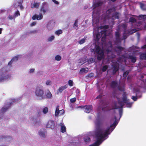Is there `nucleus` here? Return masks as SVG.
I'll list each match as a JSON object with an SVG mask.
<instances>
[{"label": "nucleus", "mask_w": 146, "mask_h": 146, "mask_svg": "<svg viewBox=\"0 0 146 146\" xmlns=\"http://www.w3.org/2000/svg\"><path fill=\"white\" fill-rule=\"evenodd\" d=\"M67 87L66 86H64V89L67 88Z\"/></svg>", "instance_id": "61"}, {"label": "nucleus", "mask_w": 146, "mask_h": 146, "mask_svg": "<svg viewBox=\"0 0 146 146\" xmlns=\"http://www.w3.org/2000/svg\"><path fill=\"white\" fill-rule=\"evenodd\" d=\"M55 22L53 21H50L46 25V27L48 31L52 30L55 27Z\"/></svg>", "instance_id": "11"}, {"label": "nucleus", "mask_w": 146, "mask_h": 146, "mask_svg": "<svg viewBox=\"0 0 146 146\" xmlns=\"http://www.w3.org/2000/svg\"><path fill=\"white\" fill-rule=\"evenodd\" d=\"M46 97L48 99H50L52 96V94L49 90H48L45 93Z\"/></svg>", "instance_id": "24"}, {"label": "nucleus", "mask_w": 146, "mask_h": 146, "mask_svg": "<svg viewBox=\"0 0 146 146\" xmlns=\"http://www.w3.org/2000/svg\"><path fill=\"white\" fill-rule=\"evenodd\" d=\"M126 60V59L125 58H123V59H121L120 58L117 60V61L112 62V65L113 68V73L115 74L119 69V64L118 63H120L122 62H124L125 63Z\"/></svg>", "instance_id": "4"}, {"label": "nucleus", "mask_w": 146, "mask_h": 146, "mask_svg": "<svg viewBox=\"0 0 146 146\" xmlns=\"http://www.w3.org/2000/svg\"><path fill=\"white\" fill-rule=\"evenodd\" d=\"M64 132H66V128L65 127H64Z\"/></svg>", "instance_id": "60"}, {"label": "nucleus", "mask_w": 146, "mask_h": 146, "mask_svg": "<svg viewBox=\"0 0 146 146\" xmlns=\"http://www.w3.org/2000/svg\"><path fill=\"white\" fill-rule=\"evenodd\" d=\"M107 62L106 63H108L110 61V57L109 56H108L107 57Z\"/></svg>", "instance_id": "56"}, {"label": "nucleus", "mask_w": 146, "mask_h": 146, "mask_svg": "<svg viewBox=\"0 0 146 146\" xmlns=\"http://www.w3.org/2000/svg\"><path fill=\"white\" fill-rule=\"evenodd\" d=\"M39 3L34 1L32 3L31 5V7L32 8H36L37 9L39 7Z\"/></svg>", "instance_id": "19"}, {"label": "nucleus", "mask_w": 146, "mask_h": 146, "mask_svg": "<svg viewBox=\"0 0 146 146\" xmlns=\"http://www.w3.org/2000/svg\"><path fill=\"white\" fill-rule=\"evenodd\" d=\"M88 76L89 77H93L94 76V74L93 73H90L88 74Z\"/></svg>", "instance_id": "54"}, {"label": "nucleus", "mask_w": 146, "mask_h": 146, "mask_svg": "<svg viewBox=\"0 0 146 146\" xmlns=\"http://www.w3.org/2000/svg\"><path fill=\"white\" fill-rule=\"evenodd\" d=\"M139 19H145L146 18V15H141L139 16Z\"/></svg>", "instance_id": "48"}, {"label": "nucleus", "mask_w": 146, "mask_h": 146, "mask_svg": "<svg viewBox=\"0 0 146 146\" xmlns=\"http://www.w3.org/2000/svg\"><path fill=\"white\" fill-rule=\"evenodd\" d=\"M2 30V29L0 28V34L1 33Z\"/></svg>", "instance_id": "58"}, {"label": "nucleus", "mask_w": 146, "mask_h": 146, "mask_svg": "<svg viewBox=\"0 0 146 146\" xmlns=\"http://www.w3.org/2000/svg\"><path fill=\"white\" fill-rule=\"evenodd\" d=\"M13 100L14 101V102H15L16 100L14 99H13Z\"/></svg>", "instance_id": "63"}, {"label": "nucleus", "mask_w": 146, "mask_h": 146, "mask_svg": "<svg viewBox=\"0 0 146 146\" xmlns=\"http://www.w3.org/2000/svg\"><path fill=\"white\" fill-rule=\"evenodd\" d=\"M9 106L6 105L2 108L0 110V118L1 117L3 113L9 108Z\"/></svg>", "instance_id": "16"}, {"label": "nucleus", "mask_w": 146, "mask_h": 146, "mask_svg": "<svg viewBox=\"0 0 146 146\" xmlns=\"http://www.w3.org/2000/svg\"><path fill=\"white\" fill-rule=\"evenodd\" d=\"M68 83L69 85L70 86H73V81L71 80H69L68 81Z\"/></svg>", "instance_id": "50"}, {"label": "nucleus", "mask_w": 146, "mask_h": 146, "mask_svg": "<svg viewBox=\"0 0 146 146\" xmlns=\"http://www.w3.org/2000/svg\"><path fill=\"white\" fill-rule=\"evenodd\" d=\"M88 70V68H81L80 71V73H87Z\"/></svg>", "instance_id": "26"}, {"label": "nucleus", "mask_w": 146, "mask_h": 146, "mask_svg": "<svg viewBox=\"0 0 146 146\" xmlns=\"http://www.w3.org/2000/svg\"><path fill=\"white\" fill-rule=\"evenodd\" d=\"M88 21L87 20H86V21H85V23H87V22Z\"/></svg>", "instance_id": "62"}, {"label": "nucleus", "mask_w": 146, "mask_h": 146, "mask_svg": "<svg viewBox=\"0 0 146 146\" xmlns=\"http://www.w3.org/2000/svg\"><path fill=\"white\" fill-rule=\"evenodd\" d=\"M129 73V72L128 71H126L123 74V77L125 78L128 74Z\"/></svg>", "instance_id": "49"}, {"label": "nucleus", "mask_w": 146, "mask_h": 146, "mask_svg": "<svg viewBox=\"0 0 146 146\" xmlns=\"http://www.w3.org/2000/svg\"><path fill=\"white\" fill-rule=\"evenodd\" d=\"M15 17L14 16V15L13 16L9 15L8 17V19L10 20L15 19Z\"/></svg>", "instance_id": "42"}, {"label": "nucleus", "mask_w": 146, "mask_h": 146, "mask_svg": "<svg viewBox=\"0 0 146 146\" xmlns=\"http://www.w3.org/2000/svg\"><path fill=\"white\" fill-rule=\"evenodd\" d=\"M142 22H140L138 24V26H140L141 25V29H146V23H144V24L143 23V25H142Z\"/></svg>", "instance_id": "27"}, {"label": "nucleus", "mask_w": 146, "mask_h": 146, "mask_svg": "<svg viewBox=\"0 0 146 146\" xmlns=\"http://www.w3.org/2000/svg\"><path fill=\"white\" fill-rule=\"evenodd\" d=\"M129 21L131 22L134 23L136 21V20L134 18L131 17L130 18Z\"/></svg>", "instance_id": "41"}, {"label": "nucleus", "mask_w": 146, "mask_h": 146, "mask_svg": "<svg viewBox=\"0 0 146 146\" xmlns=\"http://www.w3.org/2000/svg\"><path fill=\"white\" fill-rule=\"evenodd\" d=\"M140 28H137L136 29H133L131 31H129L128 32V33H127V32H126L125 31L123 35V39H125L127 38V37L130 34H131L133 33H135L137 30H139Z\"/></svg>", "instance_id": "10"}, {"label": "nucleus", "mask_w": 146, "mask_h": 146, "mask_svg": "<svg viewBox=\"0 0 146 146\" xmlns=\"http://www.w3.org/2000/svg\"><path fill=\"white\" fill-rule=\"evenodd\" d=\"M23 2V0H20V1H19V5L18 6H20V9H22L24 8V7L22 5V4Z\"/></svg>", "instance_id": "35"}, {"label": "nucleus", "mask_w": 146, "mask_h": 146, "mask_svg": "<svg viewBox=\"0 0 146 146\" xmlns=\"http://www.w3.org/2000/svg\"><path fill=\"white\" fill-rule=\"evenodd\" d=\"M140 58L141 59L146 60V53L141 54L140 56Z\"/></svg>", "instance_id": "33"}, {"label": "nucleus", "mask_w": 146, "mask_h": 146, "mask_svg": "<svg viewBox=\"0 0 146 146\" xmlns=\"http://www.w3.org/2000/svg\"><path fill=\"white\" fill-rule=\"evenodd\" d=\"M54 127V123L52 120H49L46 124V127L48 128L53 129Z\"/></svg>", "instance_id": "14"}, {"label": "nucleus", "mask_w": 146, "mask_h": 146, "mask_svg": "<svg viewBox=\"0 0 146 146\" xmlns=\"http://www.w3.org/2000/svg\"><path fill=\"white\" fill-rule=\"evenodd\" d=\"M108 68V66L106 65L104 66H103L102 69V71L103 72H105V71Z\"/></svg>", "instance_id": "47"}, {"label": "nucleus", "mask_w": 146, "mask_h": 146, "mask_svg": "<svg viewBox=\"0 0 146 146\" xmlns=\"http://www.w3.org/2000/svg\"><path fill=\"white\" fill-rule=\"evenodd\" d=\"M78 21L77 19H76L74 23V24L73 27L75 29H77V27L78 26Z\"/></svg>", "instance_id": "37"}, {"label": "nucleus", "mask_w": 146, "mask_h": 146, "mask_svg": "<svg viewBox=\"0 0 146 146\" xmlns=\"http://www.w3.org/2000/svg\"><path fill=\"white\" fill-rule=\"evenodd\" d=\"M38 134L41 137H44L45 136L46 134L45 130L43 129H40L38 132Z\"/></svg>", "instance_id": "18"}, {"label": "nucleus", "mask_w": 146, "mask_h": 146, "mask_svg": "<svg viewBox=\"0 0 146 146\" xmlns=\"http://www.w3.org/2000/svg\"><path fill=\"white\" fill-rule=\"evenodd\" d=\"M61 127V131L64 133V125L62 123H60V124Z\"/></svg>", "instance_id": "39"}, {"label": "nucleus", "mask_w": 146, "mask_h": 146, "mask_svg": "<svg viewBox=\"0 0 146 146\" xmlns=\"http://www.w3.org/2000/svg\"><path fill=\"white\" fill-rule=\"evenodd\" d=\"M140 7L142 9L146 10V7L143 4L141 3L140 4Z\"/></svg>", "instance_id": "45"}, {"label": "nucleus", "mask_w": 146, "mask_h": 146, "mask_svg": "<svg viewBox=\"0 0 146 146\" xmlns=\"http://www.w3.org/2000/svg\"><path fill=\"white\" fill-rule=\"evenodd\" d=\"M76 100L75 97L71 98L70 99V102L71 103H74L76 101Z\"/></svg>", "instance_id": "43"}, {"label": "nucleus", "mask_w": 146, "mask_h": 146, "mask_svg": "<svg viewBox=\"0 0 146 146\" xmlns=\"http://www.w3.org/2000/svg\"><path fill=\"white\" fill-rule=\"evenodd\" d=\"M59 106H58L56 108L55 115L57 116L58 115H60L64 113V110H62L59 111Z\"/></svg>", "instance_id": "13"}, {"label": "nucleus", "mask_w": 146, "mask_h": 146, "mask_svg": "<svg viewBox=\"0 0 146 146\" xmlns=\"http://www.w3.org/2000/svg\"><path fill=\"white\" fill-rule=\"evenodd\" d=\"M20 57L19 55H17L15 57H14L11 60V61H10L9 63L8 66L4 67L3 68H5V70H6V72L7 73V72L9 71L10 70V68L11 67V65L12 63V62L14 61L17 60L18 58Z\"/></svg>", "instance_id": "9"}, {"label": "nucleus", "mask_w": 146, "mask_h": 146, "mask_svg": "<svg viewBox=\"0 0 146 146\" xmlns=\"http://www.w3.org/2000/svg\"><path fill=\"white\" fill-rule=\"evenodd\" d=\"M40 112H38L37 117L34 116L31 117L29 118V121L30 122L33 123L34 125H36L38 124L40 122L39 121H38V117H40Z\"/></svg>", "instance_id": "7"}, {"label": "nucleus", "mask_w": 146, "mask_h": 146, "mask_svg": "<svg viewBox=\"0 0 146 146\" xmlns=\"http://www.w3.org/2000/svg\"><path fill=\"white\" fill-rule=\"evenodd\" d=\"M55 59L56 61H60L61 59V57L60 55H57L55 56Z\"/></svg>", "instance_id": "36"}, {"label": "nucleus", "mask_w": 146, "mask_h": 146, "mask_svg": "<svg viewBox=\"0 0 146 146\" xmlns=\"http://www.w3.org/2000/svg\"><path fill=\"white\" fill-rule=\"evenodd\" d=\"M9 78V76L6 72L5 68L0 70V82H3Z\"/></svg>", "instance_id": "3"}, {"label": "nucleus", "mask_w": 146, "mask_h": 146, "mask_svg": "<svg viewBox=\"0 0 146 146\" xmlns=\"http://www.w3.org/2000/svg\"><path fill=\"white\" fill-rule=\"evenodd\" d=\"M64 90V87L63 86L59 88L56 94H60Z\"/></svg>", "instance_id": "29"}, {"label": "nucleus", "mask_w": 146, "mask_h": 146, "mask_svg": "<svg viewBox=\"0 0 146 146\" xmlns=\"http://www.w3.org/2000/svg\"><path fill=\"white\" fill-rule=\"evenodd\" d=\"M42 13H40L38 15H35L33 16L32 17V19L33 20L37 19V20H40L42 19L43 17V16L42 14Z\"/></svg>", "instance_id": "17"}, {"label": "nucleus", "mask_w": 146, "mask_h": 146, "mask_svg": "<svg viewBox=\"0 0 146 146\" xmlns=\"http://www.w3.org/2000/svg\"><path fill=\"white\" fill-rule=\"evenodd\" d=\"M62 31L60 29L56 31L55 32V33L56 35L58 36L60 34H62Z\"/></svg>", "instance_id": "31"}, {"label": "nucleus", "mask_w": 146, "mask_h": 146, "mask_svg": "<svg viewBox=\"0 0 146 146\" xmlns=\"http://www.w3.org/2000/svg\"><path fill=\"white\" fill-rule=\"evenodd\" d=\"M52 81L50 80H47L46 82V84L47 86H50L52 84Z\"/></svg>", "instance_id": "40"}, {"label": "nucleus", "mask_w": 146, "mask_h": 146, "mask_svg": "<svg viewBox=\"0 0 146 146\" xmlns=\"http://www.w3.org/2000/svg\"><path fill=\"white\" fill-rule=\"evenodd\" d=\"M35 93L38 100H42L45 98L43 88L42 86L39 85L36 88Z\"/></svg>", "instance_id": "2"}, {"label": "nucleus", "mask_w": 146, "mask_h": 146, "mask_svg": "<svg viewBox=\"0 0 146 146\" xmlns=\"http://www.w3.org/2000/svg\"><path fill=\"white\" fill-rule=\"evenodd\" d=\"M100 97H101V96L100 95H99L96 97V98H99Z\"/></svg>", "instance_id": "57"}, {"label": "nucleus", "mask_w": 146, "mask_h": 146, "mask_svg": "<svg viewBox=\"0 0 146 146\" xmlns=\"http://www.w3.org/2000/svg\"><path fill=\"white\" fill-rule=\"evenodd\" d=\"M83 108L84 111L86 113H89L92 110V106H81L78 107V108Z\"/></svg>", "instance_id": "12"}, {"label": "nucleus", "mask_w": 146, "mask_h": 146, "mask_svg": "<svg viewBox=\"0 0 146 146\" xmlns=\"http://www.w3.org/2000/svg\"><path fill=\"white\" fill-rule=\"evenodd\" d=\"M40 11L43 14H45L48 11V6L47 3L44 2L41 5L40 8Z\"/></svg>", "instance_id": "8"}, {"label": "nucleus", "mask_w": 146, "mask_h": 146, "mask_svg": "<svg viewBox=\"0 0 146 146\" xmlns=\"http://www.w3.org/2000/svg\"><path fill=\"white\" fill-rule=\"evenodd\" d=\"M54 38L55 36L53 35H52L51 36H50L47 39V40L48 42H51L53 40H54Z\"/></svg>", "instance_id": "32"}, {"label": "nucleus", "mask_w": 146, "mask_h": 146, "mask_svg": "<svg viewBox=\"0 0 146 146\" xmlns=\"http://www.w3.org/2000/svg\"><path fill=\"white\" fill-rule=\"evenodd\" d=\"M139 49L138 47L133 46L130 48L129 50L130 52H133V54H136V52L138 51Z\"/></svg>", "instance_id": "15"}, {"label": "nucleus", "mask_w": 146, "mask_h": 146, "mask_svg": "<svg viewBox=\"0 0 146 146\" xmlns=\"http://www.w3.org/2000/svg\"><path fill=\"white\" fill-rule=\"evenodd\" d=\"M140 79L142 81L144 84H146V75L144 74H141L140 75Z\"/></svg>", "instance_id": "20"}, {"label": "nucleus", "mask_w": 146, "mask_h": 146, "mask_svg": "<svg viewBox=\"0 0 146 146\" xmlns=\"http://www.w3.org/2000/svg\"><path fill=\"white\" fill-rule=\"evenodd\" d=\"M110 86L111 88H117L118 90L121 91H123L124 90V83H119L118 86L117 83L115 81H112L111 82Z\"/></svg>", "instance_id": "5"}, {"label": "nucleus", "mask_w": 146, "mask_h": 146, "mask_svg": "<svg viewBox=\"0 0 146 146\" xmlns=\"http://www.w3.org/2000/svg\"><path fill=\"white\" fill-rule=\"evenodd\" d=\"M128 58L131 60L132 62L134 63L136 62V58L135 57L130 55L129 56Z\"/></svg>", "instance_id": "28"}, {"label": "nucleus", "mask_w": 146, "mask_h": 146, "mask_svg": "<svg viewBox=\"0 0 146 146\" xmlns=\"http://www.w3.org/2000/svg\"><path fill=\"white\" fill-rule=\"evenodd\" d=\"M36 24V23L35 22H33L31 24V26H33L35 25Z\"/></svg>", "instance_id": "55"}, {"label": "nucleus", "mask_w": 146, "mask_h": 146, "mask_svg": "<svg viewBox=\"0 0 146 146\" xmlns=\"http://www.w3.org/2000/svg\"><path fill=\"white\" fill-rule=\"evenodd\" d=\"M100 15L99 11L95 10L93 11L92 15L93 25L94 27L93 34L94 39L96 42H98L100 37H102V45L100 46L99 44L97 46L93 44L92 48L91 49V51L93 53L95 56L97 57L98 59L100 60L104 57V53L106 52L108 54H111L112 51L116 52L118 54L125 52V50L123 47L120 46L119 45L122 39L120 37V33L118 31L116 32L115 36L116 41L115 42L114 46H112L111 42L109 41L107 44H106V39L107 37H111V33L110 32L107 35L108 32L106 30L108 28V25L104 26H98L99 22L98 16Z\"/></svg>", "instance_id": "1"}, {"label": "nucleus", "mask_w": 146, "mask_h": 146, "mask_svg": "<svg viewBox=\"0 0 146 146\" xmlns=\"http://www.w3.org/2000/svg\"><path fill=\"white\" fill-rule=\"evenodd\" d=\"M102 110H104H104H104V108H102Z\"/></svg>", "instance_id": "64"}, {"label": "nucleus", "mask_w": 146, "mask_h": 146, "mask_svg": "<svg viewBox=\"0 0 146 146\" xmlns=\"http://www.w3.org/2000/svg\"><path fill=\"white\" fill-rule=\"evenodd\" d=\"M5 10L4 9L1 10V11L2 12H4L5 11Z\"/></svg>", "instance_id": "59"}, {"label": "nucleus", "mask_w": 146, "mask_h": 146, "mask_svg": "<svg viewBox=\"0 0 146 146\" xmlns=\"http://www.w3.org/2000/svg\"><path fill=\"white\" fill-rule=\"evenodd\" d=\"M85 39L83 38L79 41V44H82L85 42Z\"/></svg>", "instance_id": "46"}, {"label": "nucleus", "mask_w": 146, "mask_h": 146, "mask_svg": "<svg viewBox=\"0 0 146 146\" xmlns=\"http://www.w3.org/2000/svg\"><path fill=\"white\" fill-rule=\"evenodd\" d=\"M20 15V14L19 11L17 10L15 13L14 15V16L16 18V17Z\"/></svg>", "instance_id": "44"}, {"label": "nucleus", "mask_w": 146, "mask_h": 146, "mask_svg": "<svg viewBox=\"0 0 146 146\" xmlns=\"http://www.w3.org/2000/svg\"><path fill=\"white\" fill-rule=\"evenodd\" d=\"M111 9H109L108 11H107L106 13L108 14L104 18V19H109V18L111 16Z\"/></svg>", "instance_id": "23"}, {"label": "nucleus", "mask_w": 146, "mask_h": 146, "mask_svg": "<svg viewBox=\"0 0 146 146\" xmlns=\"http://www.w3.org/2000/svg\"><path fill=\"white\" fill-rule=\"evenodd\" d=\"M87 59L86 58H82L80 59L79 60H78V63L81 65L84 63L86 61Z\"/></svg>", "instance_id": "25"}, {"label": "nucleus", "mask_w": 146, "mask_h": 146, "mask_svg": "<svg viewBox=\"0 0 146 146\" xmlns=\"http://www.w3.org/2000/svg\"><path fill=\"white\" fill-rule=\"evenodd\" d=\"M119 14L117 13L114 12L112 15V19L114 20L116 19H119Z\"/></svg>", "instance_id": "21"}, {"label": "nucleus", "mask_w": 146, "mask_h": 146, "mask_svg": "<svg viewBox=\"0 0 146 146\" xmlns=\"http://www.w3.org/2000/svg\"><path fill=\"white\" fill-rule=\"evenodd\" d=\"M76 95H78L80 93V91L79 90L77 89L76 91Z\"/></svg>", "instance_id": "53"}, {"label": "nucleus", "mask_w": 146, "mask_h": 146, "mask_svg": "<svg viewBox=\"0 0 146 146\" xmlns=\"http://www.w3.org/2000/svg\"><path fill=\"white\" fill-rule=\"evenodd\" d=\"M52 1L56 4L58 5L59 2L56 0H52Z\"/></svg>", "instance_id": "51"}, {"label": "nucleus", "mask_w": 146, "mask_h": 146, "mask_svg": "<svg viewBox=\"0 0 146 146\" xmlns=\"http://www.w3.org/2000/svg\"><path fill=\"white\" fill-rule=\"evenodd\" d=\"M48 111V109L47 107H45L42 109V112L44 114H46Z\"/></svg>", "instance_id": "34"}, {"label": "nucleus", "mask_w": 146, "mask_h": 146, "mask_svg": "<svg viewBox=\"0 0 146 146\" xmlns=\"http://www.w3.org/2000/svg\"><path fill=\"white\" fill-rule=\"evenodd\" d=\"M102 3L101 2H98L96 3H94L93 5V9L96 8L97 7H98L102 5Z\"/></svg>", "instance_id": "30"}, {"label": "nucleus", "mask_w": 146, "mask_h": 146, "mask_svg": "<svg viewBox=\"0 0 146 146\" xmlns=\"http://www.w3.org/2000/svg\"><path fill=\"white\" fill-rule=\"evenodd\" d=\"M3 141L5 142H9L10 141L11 139V138L9 136H5L1 138Z\"/></svg>", "instance_id": "22"}, {"label": "nucleus", "mask_w": 146, "mask_h": 146, "mask_svg": "<svg viewBox=\"0 0 146 146\" xmlns=\"http://www.w3.org/2000/svg\"><path fill=\"white\" fill-rule=\"evenodd\" d=\"M35 70L34 69H31L29 71V72L30 73H33L34 72Z\"/></svg>", "instance_id": "52"}, {"label": "nucleus", "mask_w": 146, "mask_h": 146, "mask_svg": "<svg viewBox=\"0 0 146 146\" xmlns=\"http://www.w3.org/2000/svg\"><path fill=\"white\" fill-rule=\"evenodd\" d=\"M85 142L86 143L90 141V138L88 136H85L84 138Z\"/></svg>", "instance_id": "38"}, {"label": "nucleus", "mask_w": 146, "mask_h": 146, "mask_svg": "<svg viewBox=\"0 0 146 146\" xmlns=\"http://www.w3.org/2000/svg\"><path fill=\"white\" fill-rule=\"evenodd\" d=\"M131 89L133 90L134 93H136V96H132L131 98L134 101L137 100V98H140L141 97V94L139 92V89L137 87L132 88Z\"/></svg>", "instance_id": "6"}]
</instances>
